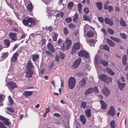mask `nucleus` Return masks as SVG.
Wrapping results in <instances>:
<instances>
[{"label":"nucleus","instance_id":"nucleus-1","mask_svg":"<svg viewBox=\"0 0 128 128\" xmlns=\"http://www.w3.org/2000/svg\"><path fill=\"white\" fill-rule=\"evenodd\" d=\"M22 22L25 26H27L31 27L35 24V22L34 19L31 18L26 17L22 20Z\"/></svg>","mask_w":128,"mask_h":128},{"label":"nucleus","instance_id":"nucleus-2","mask_svg":"<svg viewBox=\"0 0 128 128\" xmlns=\"http://www.w3.org/2000/svg\"><path fill=\"white\" fill-rule=\"evenodd\" d=\"M76 80L74 78L71 77L68 80V86L69 88L72 89L75 86Z\"/></svg>","mask_w":128,"mask_h":128},{"label":"nucleus","instance_id":"nucleus-3","mask_svg":"<svg viewBox=\"0 0 128 128\" xmlns=\"http://www.w3.org/2000/svg\"><path fill=\"white\" fill-rule=\"evenodd\" d=\"M100 79L102 81L105 82H108L109 81H111V78L106 76L104 74L100 75L99 77Z\"/></svg>","mask_w":128,"mask_h":128},{"label":"nucleus","instance_id":"nucleus-4","mask_svg":"<svg viewBox=\"0 0 128 128\" xmlns=\"http://www.w3.org/2000/svg\"><path fill=\"white\" fill-rule=\"evenodd\" d=\"M80 48V46L78 43H75L72 48L70 54H72L76 52Z\"/></svg>","mask_w":128,"mask_h":128},{"label":"nucleus","instance_id":"nucleus-5","mask_svg":"<svg viewBox=\"0 0 128 128\" xmlns=\"http://www.w3.org/2000/svg\"><path fill=\"white\" fill-rule=\"evenodd\" d=\"M7 86L9 90L11 92L12 90L15 88L17 87V86L15 82H8L7 83Z\"/></svg>","mask_w":128,"mask_h":128},{"label":"nucleus","instance_id":"nucleus-6","mask_svg":"<svg viewBox=\"0 0 128 128\" xmlns=\"http://www.w3.org/2000/svg\"><path fill=\"white\" fill-rule=\"evenodd\" d=\"M116 113V110L114 109L113 106H111L110 107L109 110L108 111V114L112 116H114Z\"/></svg>","mask_w":128,"mask_h":128},{"label":"nucleus","instance_id":"nucleus-7","mask_svg":"<svg viewBox=\"0 0 128 128\" xmlns=\"http://www.w3.org/2000/svg\"><path fill=\"white\" fill-rule=\"evenodd\" d=\"M9 37L12 40V42L15 41L17 40L16 34V33L13 32H10L8 34Z\"/></svg>","mask_w":128,"mask_h":128},{"label":"nucleus","instance_id":"nucleus-8","mask_svg":"<svg viewBox=\"0 0 128 128\" xmlns=\"http://www.w3.org/2000/svg\"><path fill=\"white\" fill-rule=\"evenodd\" d=\"M78 56H84L87 58L88 56V54L85 51L83 50H80L78 53Z\"/></svg>","mask_w":128,"mask_h":128},{"label":"nucleus","instance_id":"nucleus-9","mask_svg":"<svg viewBox=\"0 0 128 128\" xmlns=\"http://www.w3.org/2000/svg\"><path fill=\"white\" fill-rule=\"evenodd\" d=\"M34 68V66L31 62V60H28L27 62L26 68L27 70H32Z\"/></svg>","mask_w":128,"mask_h":128},{"label":"nucleus","instance_id":"nucleus-10","mask_svg":"<svg viewBox=\"0 0 128 128\" xmlns=\"http://www.w3.org/2000/svg\"><path fill=\"white\" fill-rule=\"evenodd\" d=\"M117 82L119 90H122L126 86V84L124 83H122L119 80H118Z\"/></svg>","mask_w":128,"mask_h":128},{"label":"nucleus","instance_id":"nucleus-11","mask_svg":"<svg viewBox=\"0 0 128 128\" xmlns=\"http://www.w3.org/2000/svg\"><path fill=\"white\" fill-rule=\"evenodd\" d=\"M104 21L106 24L110 26H112L114 24L113 20L108 17L105 18L104 19Z\"/></svg>","mask_w":128,"mask_h":128},{"label":"nucleus","instance_id":"nucleus-12","mask_svg":"<svg viewBox=\"0 0 128 128\" xmlns=\"http://www.w3.org/2000/svg\"><path fill=\"white\" fill-rule=\"evenodd\" d=\"M73 21L74 23L79 24L80 22L78 17V15L76 13L74 14V17L73 18Z\"/></svg>","mask_w":128,"mask_h":128},{"label":"nucleus","instance_id":"nucleus-13","mask_svg":"<svg viewBox=\"0 0 128 128\" xmlns=\"http://www.w3.org/2000/svg\"><path fill=\"white\" fill-rule=\"evenodd\" d=\"M81 59L80 58H78L73 64V66L74 68H77L81 62Z\"/></svg>","mask_w":128,"mask_h":128},{"label":"nucleus","instance_id":"nucleus-14","mask_svg":"<svg viewBox=\"0 0 128 128\" xmlns=\"http://www.w3.org/2000/svg\"><path fill=\"white\" fill-rule=\"evenodd\" d=\"M86 83V79L84 78L81 79L79 82V86L80 88L84 87Z\"/></svg>","mask_w":128,"mask_h":128},{"label":"nucleus","instance_id":"nucleus-15","mask_svg":"<svg viewBox=\"0 0 128 128\" xmlns=\"http://www.w3.org/2000/svg\"><path fill=\"white\" fill-rule=\"evenodd\" d=\"M17 52H15L12 55L11 59V63L14 62L16 61L18 54H17Z\"/></svg>","mask_w":128,"mask_h":128},{"label":"nucleus","instance_id":"nucleus-16","mask_svg":"<svg viewBox=\"0 0 128 128\" xmlns=\"http://www.w3.org/2000/svg\"><path fill=\"white\" fill-rule=\"evenodd\" d=\"M98 54H96L94 57V62L95 64L96 67L97 68H100V66L98 64Z\"/></svg>","mask_w":128,"mask_h":128},{"label":"nucleus","instance_id":"nucleus-17","mask_svg":"<svg viewBox=\"0 0 128 128\" xmlns=\"http://www.w3.org/2000/svg\"><path fill=\"white\" fill-rule=\"evenodd\" d=\"M102 92L105 96L108 95L110 93V90L106 87H104L102 90Z\"/></svg>","mask_w":128,"mask_h":128},{"label":"nucleus","instance_id":"nucleus-18","mask_svg":"<svg viewBox=\"0 0 128 128\" xmlns=\"http://www.w3.org/2000/svg\"><path fill=\"white\" fill-rule=\"evenodd\" d=\"M48 49L52 52H54L55 49L52 44L50 43H48L47 45Z\"/></svg>","mask_w":128,"mask_h":128},{"label":"nucleus","instance_id":"nucleus-19","mask_svg":"<svg viewBox=\"0 0 128 128\" xmlns=\"http://www.w3.org/2000/svg\"><path fill=\"white\" fill-rule=\"evenodd\" d=\"M84 113L87 117L89 118L91 116V110L90 109H87L85 110Z\"/></svg>","mask_w":128,"mask_h":128},{"label":"nucleus","instance_id":"nucleus-20","mask_svg":"<svg viewBox=\"0 0 128 128\" xmlns=\"http://www.w3.org/2000/svg\"><path fill=\"white\" fill-rule=\"evenodd\" d=\"M106 41L107 44L110 47H113L114 46L115 44L113 41L108 38L107 39Z\"/></svg>","mask_w":128,"mask_h":128},{"label":"nucleus","instance_id":"nucleus-21","mask_svg":"<svg viewBox=\"0 0 128 128\" xmlns=\"http://www.w3.org/2000/svg\"><path fill=\"white\" fill-rule=\"evenodd\" d=\"M80 121L82 122V124H85L86 119L85 118V117L84 115H80Z\"/></svg>","mask_w":128,"mask_h":128},{"label":"nucleus","instance_id":"nucleus-22","mask_svg":"<svg viewBox=\"0 0 128 128\" xmlns=\"http://www.w3.org/2000/svg\"><path fill=\"white\" fill-rule=\"evenodd\" d=\"M27 71L26 72V76L28 78H30L32 77V74L33 72L32 70H27Z\"/></svg>","mask_w":128,"mask_h":128},{"label":"nucleus","instance_id":"nucleus-23","mask_svg":"<svg viewBox=\"0 0 128 128\" xmlns=\"http://www.w3.org/2000/svg\"><path fill=\"white\" fill-rule=\"evenodd\" d=\"M99 62L104 66L106 67L108 66V62L102 59H101L99 60Z\"/></svg>","mask_w":128,"mask_h":128},{"label":"nucleus","instance_id":"nucleus-24","mask_svg":"<svg viewBox=\"0 0 128 128\" xmlns=\"http://www.w3.org/2000/svg\"><path fill=\"white\" fill-rule=\"evenodd\" d=\"M6 2L7 5L11 8L13 10L14 9L15 7V5H14V3H15L14 2V0L11 1L10 3H8L7 2Z\"/></svg>","mask_w":128,"mask_h":128},{"label":"nucleus","instance_id":"nucleus-25","mask_svg":"<svg viewBox=\"0 0 128 128\" xmlns=\"http://www.w3.org/2000/svg\"><path fill=\"white\" fill-rule=\"evenodd\" d=\"M71 41L69 40H67L65 42V44H66V50L68 49L71 44Z\"/></svg>","mask_w":128,"mask_h":128},{"label":"nucleus","instance_id":"nucleus-26","mask_svg":"<svg viewBox=\"0 0 128 128\" xmlns=\"http://www.w3.org/2000/svg\"><path fill=\"white\" fill-rule=\"evenodd\" d=\"M110 38L112 40L115 42H116L117 43H120L122 42V41L120 39L118 38H116L112 36H110Z\"/></svg>","mask_w":128,"mask_h":128},{"label":"nucleus","instance_id":"nucleus-27","mask_svg":"<svg viewBox=\"0 0 128 128\" xmlns=\"http://www.w3.org/2000/svg\"><path fill=\"white\" fill-rule=\"evenodd\" d=\"M105 71L108 74L112 75H114V73L112 70L108 68H106L105 69Z\"/></svg>","mask_w":128,"mask_h":128},{"label":"nucleus","instance_id":"nucleus-28","mask_svg":"<svg viewBox=\"0 0 128 128\" xmlns=\"http://www.w3.org/2000/svg\"><path fill=\"white\" fill-rule=\"evenodd\" d=\"M27 9L30 12H32V3H29L27 6Z\"/></svg>","mask_w":128,"mask_h":128},{"label":"nucleus","instance_id":"nucleus-29","mask_svg":"<svg viewBox=\"0 0 128 128\" xmlns=\"http://www.w3.org/2000/svg\"><path fill=\"white\" fill-rule=\"evenodd\" d=\"M120 24L123 27L126 26V24L122 17H121L120 20Z\"/></svg>","mask_w":128,"mask_h":128},{"label":"nucleus","instance_id":"nucleus-30","mask_svg":"<svg viewBox=\"0 0 128 128\" xmlns=\"http://www.w3.org/2000/svg\"><path fill=\"white\" fill-rule=\"evenodd\" d=\"M100 102L102 108L104 110L106 108V103L102 100H100Z\"/></svg>","mask_w":128,"mask_h":128},{"label":"nucleus","instance_id":"nucleus-31","mask_svg":"<svg viewBox=\"0 0 128 128\" xmlns=\"http://www.w3.org/2000/svg\"><path fill=\"white\" fill-rule=\"evenodd\" d=\"M4 44L5 45L6 48L8 47L10 45V42L8 39H6L4 40Z\"/></svg>","mask_w":128,"mask_h":128},{"label":"nucleus","instance_id":"nucleus-32","mask_svg":"<svg viewBox=\"0 0 128 128\" xmlns=\"http://www.w3.org/2000/svg\"><path fill=\"white\" fill-rule=\"evenodd\" d=\"M96 4L98 7V9L99 10H102V4L101 2H97L96 3Z\"/></svg>","mask_w":128,"mask_h":128},{"label":"nucleus","instance_id":"nucleus-33","mask_svg":"<svg viewBox=\"0 0 128 128\" xmlns=\"http://www.w3.org/2000/svg\"><path fill=\"white\" fill-rule=\"evenodd\" d=\"M92 92V88H90L86 90L84 93V94L87 95L88 94H90Z\"/></svg>","mask_w":128,"mask_h":128},{"label":"nucleus","instance_id":"nucleus-34","mask_svg":"<svg viewBox=\"0 0 128 128\" xmlns=\"http://www.w3.org/2000/svg\"><path fill=\"white\" fill-rule=\"evenodd\" d=\"M7 21L8 22L10 23V25H13L15 26H18L16 22H15L13 20H12L8 19L7 20Z\"/></svg>","mask_w":128,"mask_h":128},{"label":"nucleus","instance_id":"nucleus-35","mask_svg":"<svg viewBox=\"0 0 128 128\" xmlns=\"http://www.w3.org/2000/svg\"><path fill=\"white\" fill-rule=\"evenodd\" d=\"M127 57L126 55H124L123 56L122 60V63L125 66L126 64Z\"/></svg>","mask_w":128,"mask_h":128},{"label":"nucleus","instance_id":"nucleus-36","mask_svg":"<svg viewBox=\"0 0 128 128\" xmlns=\"http://www.w3.org/2000/svg\"><path fill=\"white\" fill-rule=\"evenodd\" d=\"M32 56V60L34 62L36 61L39 58V55L38 54H34Z\"/></svg>","mask_w":128,"mask_h":128},{"label":"nucleus","instance_id":"nucleus-37","mask_svg":"<svg viewBox=\"0 0 128 128\" xmlns=\"http://www.w3.org/2000/svg\"><path fill=\"white\" fill-rule=\"evenodd\" d=\"M77 6L78 10L79 13L80 14L81 12L82 5L81 3H79L77 5Z\"/></svg>","mask_w":128,"mask_h":128},{"label":"nucleus","instance_id":"nucleus-38","mask_svg":"<svg viewBox=\"0 0 128 128\" xmlns=\"http://www.w3.org/2000/svg\"><path fill=\"white\" fill-rule=\"evenodd\" d=\"M32 94V92L30 91H26L24 94V95L26 96H29Z\"/></svg>","mask_w":128,"mask_h":128},{"label":"nucleus","instance_id":"nucleus-39","mask_svg":"<svg viewBox=\"0 0 128 128\" xmlns=\"http://www.w3.org/2000/svg\"><path fill=\"white\" fill-rule=\"evenodd\" d=\"M4 96L3 95H0V106L3 105L2 102L4 100Z\"/></svg>","mask_w":128,"mask_h":128},{"label":"nucleus","instance_id":"nucleus-40","mask_svg":"<svg viewBox=\"0 0 128 128\" xmlns=\"http://www.w3.org/2000/svg\"><path fill=\"white\" fill-rule=\"evenodd\" d=\"M8 52H4L2 54L1 57L3 60L5 59L8 56Z\"/></svg>","mask_w":128,"mask_h":128},{"label":"nucleus","instance_id":"nucleus-41","mask_svg":"<svg viewBox=\"0 0 128 128\" xmlns=\"http://www.w3.org/2000/svg\"><path fill=\"white\" fill-rule=\"evenodd\" d=\"M58 36V34L55 32L54 33V34L53 36V40L54 41H56L57 38Z\"/></svg>","mask_w":128,"mask_h":128},{"label":"nucleus","instance_id":"nucleus-42","mask_svg":"<svg viewBox=\"0 0 128 128\" xmlns=\"http://www.w3.org/2000/svg\"><path fill=\"white\" fill-rule=\"evenodd\" d=\"M8 100L10 103V105H11L14 103V102L12 100V98L10 96H9L8 97Z\"/></svg>","mask_w":128,"mask_h":128},{"label":"nucleus","instance_id":"nucleus-43","mask_svg":"<svg viewBox=\"0 0 128 128\" xmlns=\"http://www.w3.org/2000/svg\"><path fill=\"white\" fill-rule=\"evenodd\" d=\"M15 2V5L16 8H19L20 6V4L18 2L17 0H14Z\"/></svg>","mask_w":128,"mask_h":128},{"label":"nucleus","instance_id":"nucleus-44","mask_svg":"<svg viewBox=\"0 0 128 128\" xmlns=\"http://www.w3.org/2000/svg\"><path fill=\"white\" fill-rule=\"evenodd\" d=\"M94 35V33L92 31H88L87 33V36L88 37H91L93 36Z\"/></svg>","mask_w":128,"mask_h":128},{"label":"nucleus","instance_id":"nucleus-45","mask_svg":"<svg viewBox=\"0 0 128 128\" xmlns=\"http://www.w3.org/2000/svg\"><path fill=\"white\" fill-rule=\"evenodd\" d=\"M47 11L48 13H49V12H50V14L52 15V14L56 12V10H52V8H50L48 9Z\"/></svg>","mask_w":128,"mask_h":128},{"label":"nucleus","instance_id":"nucleus-46","mask_svg":"<svg viewBox=\"0 0 128 128\" xmlns=\"http://www.w3.org/2000/svg\"><path fill=\"white\" fill-rule=\"evenodd\" d=\"M68 27L70 28L74 29L75 28L76 26L73 24L71 23L68 25Z\"/></svg>","mask_w":128,"mask_h":128},{"label":"nucleus","instance_id":"nucleus-47","mask_svg":"<svg viewBox=\"0 0 128 128\" xmlns=\"http://www.w3.org/2000/svg\"><path fill=\"white\" fill-rule=\"evenodd\" d=\"M74 4L72 2H70L68 4V8L69 9H71L74 6Z\"/></svg>","mask_w":128,"mask_h":128},{"label":"nucleus","instance_id":"nucleus-48","mask_svg":"<svg viewBox=\"0 0 128 128\" xmlns=\"http://www.w3.org/2000/svg\"><path fill=\"white\" fill-rule=\"evenodd\" d=\"M111 128H114L116 127V124L115 121L114 120H112L110 124Z\"/></svg>","mask_w":128,"mask_h":128},{"label":"nucleus","instance_id":"nucleus-49","mask_svg":"<svg viewBox=\"0 0 128 128\" xmlns=\"http://www.w3.org/2000/svg\"><path fill=\"white\" fill-rule=\"evenodd\" d=\"M83 18L85 20H88L89 21H90V19L89 18V16L87 15H84Z\"/></svg>","mask_w":128,"mask_h":128},{"label":"nucleus","instance_id":"nucleus-50","mask_svg":"<svg viewBox=\"0 0 128 128\" xmlns=\"http://www.w3.org/2000/svg\"><path fill=\"white\" fill-rule=\"evenodd\" d=\"M120 35L121 37L124 39H126L127 38V36L124 33L121 32L120 34Z\"/></svg>","mask_w":128,"mask_h":128},{"label":"nucleus","instance_id":"nucleus-51","mask_svg":"<svg viewBox=\"0 0 128 128\" xmlns=\"http://www.w3.org/2000/svg\"><path fill=\"white\" fill-rule=\"evenodd\" d=\"M103 47L104 50H105L107 51H109L110 48L106 44H105L103 45Z\"/></svg>","mask_w":128,"mask_h":128},{"label":"nucleus","instance_id":"nucleus-52","mask_svg":"<svg viewBox=\"0 0 128 128\" xmlns=\"http://www.w3.org/2000/svg\"><path fill=\"white\" fill-rule=\"evenodd\" d=\"M65 20L66 22L69 23L72 21V20L70 17H69L66 18Z\"/></svg>","mask_w":128,"mask_h":128},{"label":"nucleus","instance_id":"nucleus-53","mask_svg":"<svg viewBox=\"0 0 128 128\" xmlns=\"http://www.w3.org/2000/svg\"><path fill=\"white\" fill-rule=\"evenodd\" d=\"M63 31L64 34L67 35L68 34V32L66 28L65 27L64 28Z\"/></svg>","mask_w":128,"mask_h":128},{"label":"nucleus","instance_id":"nucleus-54","mask_svg":"<svg viewBox=\"0 0 128 128\" xmlns=\"http://www.w3.org/2000/svg\"><path fill=\"white\" fill-rule=\"evenodd\" d=\"M108 32L111 35L113 34L114 33V31L112 29L110 28H108Z\"/></svg>","mask_w":128,"mask_h":128},{"label":"nucleus","instance_id":"nucleus-55","mask_svg":"<svg viewBox=\"0 0 128 128\" xmlns=\"http://www.w3.org/2000/svg\"><path fill=\"white\" fill-rule=\"evenodd\" d=\"M86 103L84 102H81V107L84 109L85 108L86 106Z\"/></svg>","mask_w":128,"mask_h":128},{"label":"nucleus","instance_id":"nucleus-56","mask_svg":"<svg viewBox=\"0 0 128 128\" xmlns=\"http://www.w3.org/2000/svg\"><path fill=\"white\" fill-rule=\"evenodd\" d=\"M100 30L104 33V35L108 34L107 32L104 29L102 28L100 29Z\"/></svg>","mask_w":128,"mask_h":128},{"label":"nucleus","instance_id":"nucleus-57","mask_svg":"<svg viewBox=\"0 0 128 128\" xmlns=\"http://www.w3.org/2000/svg\"><path fill=\"white\" fill-rule=\"evenodd\" d=\"M84 11L85 14H87L89 12L88 8L86 7L84 9Z\"/></svg>","mask_w":128,"mask_h":128},{"label":"nucleus","instance_id":"nucleus-58","mask_svg":"<svg viewBox=\"0 0 128 128\" xmlns=\"http://www.w3.org/2000/svg\"><path fill=\"white\" fill-rule=\"evenodd\" d=\"M113 8L111 6H109L108 8V12H112L113 10Z\"/></svg>","mask_w":128,"mask_h":128},{"label":"nucleus","instance_id":"nucleus-59","mask_svg":"<svg viewBox=\"0 0 128 128\" xmlns=\"http://www.w3.org/2000/svg\"><path fill=\"white\" fill-rule=\"evenodd\" d=\"M98 20L101 23H103L104 22V19L103 18L101 17H98Z\"/></svg>","mask_w":128,"mask_h":128},{"label":"nucleus","instance_id":"nucleus-60","mask_svg":"<svg viewBox=\"0 0 128 128\" xmlns=\"http://www.w3.org/2000/svg\"><path fill=\"white\" fill-rule=\"evenodd\" d=\"M6 109L10 112H14V110L12 108L10 107H7Z\"/></svg>","mask_w":128,"mask_h":128},{"label":"nucleus","instance_id":"nucleus-61","mask_svg":"<svg viewBox=\"0 0 128 128\" xmlns=\"http://www.w3.org/2000/svg\"><path fill=\"white\" fill-rule=\"evenodd\" d=\"M18 26H14L13 28L12 31L14 32H17L18 30Z\"/></svg>","mask_w":128,"mask_h":128},{"label":"nucleus","instance_id":"nucleus-62","mask_svg":"<svg viewBox=\"0 0 128 128\" xmlns=\"http://www.w3.org/2000/svg\"><path fill=\"white\" fill-rule=\"evenodd\" d=\"M60 58L62 59H63L64 58V53L61 52L60 54Z\"/></svg>","mask_w":128,"mask_h":128},{"label":"nucleus","instance_id":"nucleus-63","mask_svg":"<svg viewBox=\"0 0 128 128\" xmlns=\"http://www.w3.org/2000/svg\"><path fill=\"white\" fill-rule=\"evenodd\" d=\"M0 120H8V119L5 118L4 117L1 116H0Z\"/></svg>","mask_w":128,"mask_h":128},{"label":"nucleus","instance_id":"nucleus-64","mask_svg":"<svg viewBox=\"0 0 128 128\" xmlns=\"http://www.w3.org/2000/svg\"><path fill=\"white\" fill-rule=\"evenodd\" d=\"M0 120H8V119L5 118L4 117L1 116H0Z\"/></svg>","mask_w":128,"mask_h":128}]
</instances>
